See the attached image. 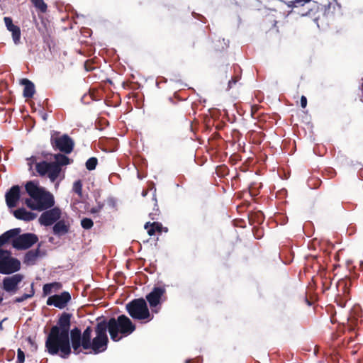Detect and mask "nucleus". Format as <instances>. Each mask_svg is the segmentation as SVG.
Here are the masks:
<instances>
[{"label": "nucleus", "mask_w": 363, "mask_h": 363, "mask_svg": "<svg viewBox=\"0 0 363 363\" xmlns=\"http://www.w3.org/2000/svg\"><path fill=\"white\" fill-rule=\"evenodd\" d=\"M50 284L53 292H56L62 288V284H60V282H52Z\"/></svg>", "instance_id": "nucleus-33"}, {"label": "nucleus", "mask_w": 363, "mask_h": 363, "mask_svg": "<svg viewBox=\"0 0 363 363\" xmlns=\"http://www.w3.org/2000/svg\"><path fill=\"white\" fill-rule=\"evenodd\" d=\"M94 223L91 219L84 218L81 220V225L83 228L89 230L92 228Z\"/></svg>", "instance_id": "nucleus-27"}, {"label": "nucleus", "mask_w": 363, "mask_h": 363, "mask_svg": "<svg viewBox=\"0 0 363 363\" xmlns=\"http://www.w3.org/2000/svg\"><path fill=\"white\" fill-rule=\"evenodd\" d=\"M22 279L23 276L19 274L4 278L3 281L4 289L6 291H15Z\"/></svg>", "instance_id": "nucleus-16"}, {"label": "nucleus", "mask_w": 363, "mask_h": 363, "mask_svg": "<svg viewBox=\"0 0 363 363\" xmlns=\"http://www.w3.org/2000/svg\"><path fill=\"white\" fill-rule=\"evenodd\" d=\"M54 327H56L59 332L69 335L70 328V315L67 313L62 315L57 322V325Z\"/></svg>", "instance_id": "nucleus-19"}, {"label": "nucleus", "mask_w": 363, "mask_h": 363, "mask_svg": "<svg viewBox=\"0 0 363 363\" xmlns=\"http://www.w3.org/2000/svg\"><path fill=\"white\" fill-rule=\"evenodd\" d=\"M350 320L348 319V320H347V323H348V324H350ZM348 328H349V329H351V330L352 329V328H351V325H348Z\"/></svg>", "instance_id": "nucleus-37"}, {"label": "nucleus", "mask_w": 363, "mask_h": 363, "mask_svg": "<svg viewBox=\"0 0 363 363\" xmlns=\"http://www.w3.org/2000/svg\"><path fill=\"white\" fill-rule=\"evenodd\" d=\"M4 21L7 30L11 33L12 40L14 44H19L21 35L20 28L13 23V21L11 17H4Z\"/></svg>", "instance_id": "nucleus-14"}, {"label": "nucleus", "mask_w": 363, "mask_h": 363, "mask_svg": "<svg viewBox=\"0 0 363 363\" xmlns=\"http://www.w3.org/2000/svg\"><path fill=\"white\" fill-rule=\"evenodd\" d=\"M147 194V191H143L142 192V196H145Z\"/></svg>", "instance_id": "nucleus-36"}, {"label": "nucleus", "mask_w": 363, "mask_h": 363, "mask_svg": "<svg viewBox=\"0 0 363 363\" xmlns=\"http://www.w3.org/2000/svg\"><path fill=\"white\" fill-rule=\"evenodd\" d=\"M25 188L30 198L25 199L24 203L31 210L42 211L55 205L53 195L35 182H27Z\"/></svg>", "instance_id": "nucleus-1"}, {"label": "nucleus", "mask_w": 363, "mask_h": 363, "mask_svg": "<svg viewBox=\"0 0 363 363\" xmlns=\"http://www.w3.org/2000/svg\"><path fill=\"white\" fill-rule=\"evenodd\" d=\"M43 118L44 120H46V118H47L46 115H44Z\"/></svg>", "instance_id": "nucleus-38"}, {"label": "nucleus", "mask_w": 363, "mask_h": 363, "mask_svg": "<svg viewBox=\"0 0 363 363\" xmlns=\"http://www.w3.org/2000/svg\"><path fill=\"white\" fill-rule=\"evenodd\" d=\"M161 224L159 223H153L150 224V223H147L145 225V228L147 230V233L151 236L154 235L155 230H160Z\"/></svg>", "instance_id": "nucleus-24"}, {"label": "nucleus", "mask_w": 363, "mask_h": 363, "mask_svg": "<svg viewBox=\"0 0 363 363\" xmlns=\"http://www.w3.org/2000/svg\"><path fill=\"white\" fill-rule=\"evenodd\" d=\"M52 144L53 147L65 153H70L74 147V142L67 135H63L60 137L52 138Z\"/></svg>", "instance_id": "nucleus-10"}, {"label": "nucleus", "mask_w": 363, "mask_h": 363, "mask_svg": "<svg viewBox=\"0 0 363 363\" xmlns=\"http://www.w3.org/2000/svg\"><path fill=\"white\" fill-rule=\"evenodd\" d=\"M13 215L16 219L27 222L33 220L37 216L35 213L28 211L24 208L13 211Z\"/></svg>", "instance_id": "nucleus-18"}, {"label": "nucleus", "mask_w": 363, "mask_h": 363, "mask_svg": "<svg viewBox=\"0 0 363 363\" xmlns=\"http://www.w3.org/2000/svg\"><path fill=\"white\" fill-rule=\"evenodd\" d=\"M126 309L129 315L134 319H147L148 320H150L152 318L150 313L147 303L143 298L132 301L127 304Z\"/></svg>", "instance_id": "nucleus-5"}, {"label": "nucleus", "mask_w": 363, "mask_h": 363, "mask_svg": "<svg viewBox=\"0 0 363 363\" xmlns=\"http://www.w3.org/2000/svg\"><path fill=\"white\" fill-rule=\"evenodd\" d=\"M55 161L52 162H47L45 161L37 162V160L35 156H32L27 159L30 170L32 169L33 164H35V168L38 173L40 176L48 175L52 182H55L59 177L61 172V167L66 165L69 162V158L61 154L55 155Z\"/></svg>", "instance_id": "nucleus-2"}, {"label": "nucleus", "mask_w": 363, "mask_h": 363, "mask_svg": "<svg viewBox=\"0 0 363 363\" xmlns=\"http://www.w3.org/2000/svg\"><path fill=\"white\" fill-rule=\"evenodd\" d=\"M307 105V99L304 96L301 98V106L302 108H305Z\"/></svg>", "instance_id": "nucleus-34"}, {"label": "nucleus", "mask_w": 363, "mask_h": 363, "mask_svg": "<svg viewBox=\"0 0 363 363\" xmlns=\"http://www.w3.org/2000/svg\"><path fill=\"white\" fill-rule=\"evenodd\" d=\"M33 295H34V291H33V290H31L30 294H25L23 296L16 298V301L18 303L23 302L25 300H26L29 298H31Z\"/></svg>", "instance_id": "nucleus-29"}, {"label": "nucleus", "mask_w": 363, "mask_h": 363, "mask_svg": "<svg viewBox=\"0 0 363 363\" xmlns=\"http://www.w3.org/2000/svg\"><path fill=\"white\" fill-rule=\"evenodd\" d=\"M72 190L79 196L82 195V184L80 180H77L74 183Z\"/></svg>", "instance_id": "nucleus-28"}, {"label": "nucleus", "mask_w": 363, "mask_h": 363, "mask_svg": "<svg viewBox=\"0 0 363 363\" xmlns=\"http://www.w3.org/2000/svg\"><path fill=\"white\" fill-rule=\"evenodd\" d=\"M70 300V294L67 291H64L60 294L50 296L47 300V305L54 306L56 308L62 309L67 306Z\"/></svg>", "instance_id": "nucleus-11"}, {"label": "nucleus", "mask_w": 363, "mask_h": 363, "mask_svg": "<svg viewBox=\"0 0 363 363\" xmlns=\"http://www.w3.org/2000/svg\"><path fill=\"white\" fill-rule=\"evenodd\" d=\"M310 0H295V1H291L289 2L288 6L290 7H296L298 6L297 4H300L301 6H303L304 3L308 2Z\"/></svg>", "instance_id": "nucleus-30"}, {"label": "nucleus", "mask_w": 363, "mask_h": 363, "mask_svg": "<svg viewBox=\"0 0 363 363\" xmlns=\"http://www.w3.org/2000/svg\"><path fill=\"white\" fill-rule=\"evenodd\" d=\"M31 1L41 12H45L47 11V5L43 0H31Z\"/></svg>", "instance_id": "nucleus-25"}, {"label": "nucleus", "mask_w": 363, "mask_h": 363, "mask_svg": "<svg viewBox=\"0 0 363 363\" xmlns=\"http://www.w3.org/2000/svg\"><path fill=\"white\" fill-rule=\"evenodd\" d=\"M72 346L75 354L80 352V347L82 346V334L80 330L74 328L70 332Z\"/></svg>", "instance_id": "nucleus-17"}, {"label": "nucleus", "mask_w": 363, "mask_h": 363, "mask_svg": "<svg viewBox=\"0 0 363 363\" xmlns=\"http://www.w3.org/2000/svg\"><path fill=\"white\" fill-rule=\"evenodd\" d=\"M38 241V237L33 233H25L13 238L12 245L17 250H26Z\"/></svg>", "instance_id": "nucleus-9"}, {"label": "nucleus", "mask_w": 363, "mask_h": 363, "mask_svg": "<svg viewBox=\"0 0 363 363\" xmlns=\"http://www.w3.org/2000/svg\"><path fill=\"white\" fill-rule=\"evenodd\" d=\"M19 229L9 230L0 236V247L7 243L11 238H15L19 233Z\"/></svg>", "instance_id": "nucleus-21"}, {"label": "nucleus", "mask_w": 363, "mask_h": 363, "mask_svg": "<svg viewBox=\"0 0 363 363\" xmlns=\"http://www.w3.org/2000/svg\"><path fill=\"white\" fill-rule=\"evenodd\" d=\"M21 199V189L19 186H13L5 194L6 203L9 208L17 206Z\"/></svg>", "instance_id": "nucleus-12"}, {"label": "nucleus", "mask_w": 363, "mask_h": 363, "mask_svg": "<svg viewBox=\"0 0 363 363\" xmlns=\"http://www.w3.org/2000/svg\"><path fill=\"white\" fill-rule=\"evenodd\" d=\"M24 361L25 354L21 349H18L17 352V363H23Z\"/></svg>", "instance_id": "nucleus-32"}, {"label": "nucleus", "mask_w": 363, "mask_h": 363, "mask_svg": "<svg viewBox=\"0 0 363 363\" xmlns=\"http://www.w3.org/2000/svg\"><path fill=\"white\" fill-rule=\"evenodd\" d=\"M97 164V159L95 157L89 158L86 162V167L89 170H94Z\"/></svg>", "instance_id": "nucleus-26"}, {"label": "nucleus", "mask_w": 363, "mask_h": 363, "mask_svg": "<svg viewBox=\"0 0 363 363\" xmlns=\"http://www.w3.org/2000/svg\"><path fill=\"white\" fill-rule=\"evenodd\" d=\"M62 211L58 207L46 209L39 217L38 222L41 225L50 226L62 218Z\"/></svg>", "instance_id": "nucleus-8"}, {"label": "nucleus", "mask_w": 363, "mask_h": 363, "mask_svg": "<svg viewBox=\"0 0 363 363\" xmlns=\"http://www.w3.org/2000/svg\"><path fill=\"white\" fill-rule=\"evenodd\" d=\"M21 84L24 86L23 96L26 98H31L35 94L34 84L28 79H23Z\"/></svg>", "instance_id": "nucleus-20"}, {"label": "nucleus", "mask_w": 363, "mask_h": 363, "mask_svg": "<svg viewBox=\"0 0 363 363\" xmlns=\"http://www.w3.org/2000/svg\"><path fill=\"white\" fill-rule=\"evenodd\" d=\"M53 291L52 289V287H51V284H46L43 286V296H46L49 294H50L51 293H52Z\"/></svg>", "instance_id": "nucleus-31"}, {"label": "nucleus", "mask_w": 363, "mask_h": 363, "mask_svg": "<svg viewBox=\"0 0 363 363\" xmlns=\"http://www.w3.org/2000/svg\"><path fill=\"white\" fill-rule=\"evenodd\" d=\"M45 347L50 354L60 352L61 357L67 358L71 353L69 335L60 333L56 327H52L47 337Z\"/></svg>", "instance_id": "nucleus-3"}, {"label": "nucleus", "mask_w": 363, "mask_h": 363, "mask_svg": "<svg viewBox=\"0 0 363 363\" xmlns=\"http://www.w3.org/2000/svg\"><path fill=\"white\" fill-rule=\"evenodd\" d=\"M21 263L11 257V252L8 250H0V273L9 274L20 269Z\"/></svg>", "instance_id": "nucleus-6"}, {"label": "nucleus", "mask_w": 363, "mask_h": 363, "mask_svg": "<svg viewBox=\"0 0 363 363\" xmlns=\"http://www.w3.org/2000/svg\"><path fill=\"white\" fill-rule=\"evenodd\" d=\"M38 257V250H30L25 256L24 262L28 264H33Z\"/></svg>", "instance_id": "nucleus-23"}, {"label": "nucleus", "mask_w": 363, "mask_h": 363, "mask_svg": "<svg viewBox=\"0 0 363 363\" xmlns=\"http://www.w3.org/2000/svg\"><path fill=\"white\" fill-rule=\"evenodd\" d=\"M108 330L112 340L118 342L123 337L130 335L135 330V326L125 315H119L117 318H111L108 322L103 321Z\"/></svg>", "instance_id": "nucleus-4"}, {"label": "nucleus", "mask_w": 363, "mask_h": 363, "mask_svg": "<svg viewBox=\"0 0 363 363\" xmlns=\"http://www.w3.org/2000/svg\"><path fill=\"white\" fill-rule=\"evenodd\" d=\"M106 327L104 323H99L96 328V336L91 342V347L94 354L105 351L107 348L108 337Z\"/></svg>", "instance_id": "nucleus-7"}, {"label": "nucleus", "mask_w": 363, "mask_h": 363, "mask_svg": "<svg viewBox=\"0 0 363 363\" xmlns=\"http://www.w3.org/2000/svg\"><path fill=\"white\" fill-rule=\"evenodd\" d=\"M91 329L88 327L85 329L82 336V346L85 350L91 347Z\"/></svg>", "instance_id": "nucleus-22"}, {"label": "nucleus", "mask_w": 363, "mask_h": 363, "mask_svg": "<svg viewBox=\"0 0 363 363\" xmlns=\"http://www.w3.org/2000/svg\"><path fill=\"white\" fill-rule=\"evenodd\" d=\"M165 290L161 287H155L147 295L146 298L151 308L156 307L160 303L161 297L164 294Z\"/></svg>", "instance_id": "nucleus-15"}, {"label": "nucleus", "mask_w": 363, "mask_h": 363, "mask_svg": "<svg viewBox=\"0 0 363 363\" xmlns=\"http://www.w3.org/2000/svg\"><path fill=\"white\" fill-rule=\"evenodd\" d=\"M236 82H237V80H236V79H235V80H234V79H232V80L229 81V82H228V86H229V88H231V87H232V86H233V84H235L236 83Z\"/></svg>", "instance_id": "nucleus-35"}, {"label": "nucleus", "mask_w": 363, "mask_h": 363, "mask_svg": "<svg viewBox=\"0 0 363 363\" xmlns=\"http://www.w3.org/2000/svg\"><path fill=\"white\" fill-rule=\"evenodd\" d=\"M70 228V221L66 216H62L53 225L52 231L55 235L61 236L67 233Z\"/></svg>", "instance_id": "nucleus-13"}, {"label": "nucleus", "mask_w": 363, "mask_h": 363, "mask_svg": "<svg viewBox=\"0 0 363 363\" xmlns=\"http://www.w3.org/2000/svg\"><path fill=\"white\" fill-rule=\"evenodd\" d=\"M3 298L0 297V303L2 301Z\"/></svg>", "instance_id": "nucleus-39"}]
</instances>
